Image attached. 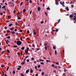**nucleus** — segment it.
I'll return each instance as SVG.
<instances>
[{
    "instance_id": "obj_61",
    "label": "nucleus",
    "mask_w": 76,
    "mask_h": 76,
    "mask_svg": "<svg viewBox=\"0 0 76 76\" xmlns=\"http://www.w3.org/2000/svg\"><path fill=\"white\" fill-rule=\"evenodd\" d=\"M31 13H32V11H30V14H31Z\"/></svg>"
},
{
    "instance_id": "obj_30",
    "label": "nucleus",
    "mask_w": 76,
    "mask_h": 76,
    "mask_svg": "<svg viewBox=\"0 0 76 76\" xmlns=\"http://www.w3.org/2000/svg\"><path fill=\"white\" fill-rule=\"evenodd\" d=\"M55 55L57 54V51L56 50H55Z\"/></svg>"
},
{
    "instance_id": "obj_49",
    "label": "nucleus",
    "mask_w": 76,
    "mask_h": 76,
    "mask_svg": "<svg viewBox=\"0 0 76 76\" xmlns=\"http://www.w3.org/2000/svg\"><path fill=\"white\" fill-rule=\"evenodd\" d=\"M29 2L30 3H31L32 2V1L31 0H30Z\"/></svg>"
},
{
    "instance_id": "obj_26",
    "label": "nucleus",
    "mask_w": 76,
    "mask_h": 76,
    "mask_svg": "<svg viewBox=\"0 0 76 76\" xmlns=\"http://www.w3.org/2000/svg\"><path fill=\"white\" fill-rule=\"evenodd\" d=\"M12 35H13V34H14L15 33V31H12Z\"/></svg>"
},
{
    "instance_id": "obj_16",
    "label": "nucleus",
    "mask_w": 76,
    "mask_h": 76,
    "mask_svg": "<svg viewBox=\"0 0 76 76\" xmlns=\"http://www.w3.org/2000/svg\"><path fill=\"white\" fill-rule=\"evenodd\" d=\"M21 49L22 50H25V48H24V47H23L21 48Z\"/></svg>"
},
{
    "instance_id": "obj_17",
    "label": "nucleus",
    "mask_w": 76,
    "mask_h": 76,
    "mask_svg": "<svg viewBox=\"0 0 76 76\" xmlns=\"http://www.w3.org/2000/svg\"><path fill=\"white\" fill-rule=\"evenodd\" d=\"M12 74H15V73H16L15 72V71H12Z\"/></svg>"
},
{
    "instance_id": "obj_54",
    "label": "nucleus",
    "mask_w": 76,
    "mask_h": 76,
    "mask_svg": "<svg viewBox=\"0 0 76 76\" xmlns=\"http://www.w3.org/2000/svg\"><path fill=\"white\" fill-rule=\"evenodd\" d=\"M7 27L6 26L4 27V29H7Z\"/></svg>"
},
{
    "instance_id": "obj_33",
    "label": "nucleus",
    "mask_w": 76,
    "mask_h": 76,
    "mask_svg": "<svg viewBox=\"0 0 76 76\" xmlns=\"http://www.w3.org/2000/svg\"><path fill=\"white\" fill-rule=\"evenodd\" d=\"M29 57V56H26V57H25V58H28V57Z\"/></svg>"
},
{
    "instance_id": "obj_20",
    "label": "nucleus",
    "mask_w": 76,
    "mask_h": 76,
    "mask_svg": "<svg viewBox=\"0 0 76 76\" xmlns=\"http://www.w3.org/2000/svg\"><path fill=\"white\" fill-rule=\"evenodd\" d=\"M32 46L33 47H34V48H35V45H34V44H33L32 45Z\"/></svg>"
},
{
    "instance_id": "obj_51",
    "label": "nucleus",
    "mask_w": 76,
    "mask_h": 76,
    "mask_svg": "<svg viewBox=\"0 0 76 76\" xmlns=\"http://www.w3.org/2000/svg\"><path fill=\"white\" fill-rule=\"evenodd\" d=\"M26 61H27V62H29V60L27 59Z\"/></svg>"
},
{
    "instance_id": "obj_8",
    "label": "nucleus",
    "mask_w": 76,
    "mask_h": 76,
    "mask_svg": "<svg viewBox=\"0 0 76 76\" xmlns=\"http://www.w3.org/2000/svg\"><path fill=\"white\" fill-rule=\"evenodd\" d=\"M66 10H67V11H69V8L68 7H66Z\"/></svg>"
},
{
    "instance_id": "obj_5",
    "label": "nucleus",
    "mask_w": 76,
    "mask_h": 76,
    "mask_svg": "<svg viewBox=\"0 0 76 76\" xmlns=\"http://www.w3.org/2000/svg\"><path fill=\"white\" fill-rule=\"evenodd\" d=\"M73 15H70L69 16V18H71V19H72V18H73Z\"/></svg>"
},
{
    "instance_id": "obj_59",
    "label": "nucleus",
    "mask_w": 76,
    "mask_h": 76,
    "mask_svg": "<svg viewBox=\"0 0 76 76\" xmlns=\"http://www.w3.org/2000/svg\"><path fill=\"white\" fill-rule=\"evenodd\" d=\"M29 49V48L28 47L27 48L26 50L28 51Z\"/></svg>"
},
{
    "instance_id": "obj_52",
    "label": "nucleus",
    "mask_w": 76,
    "mask_h": 76,
    "mask_svg": "<svg viewBox=\"0 0 76 76\" xmlns=\"http://www.w3.org/2000/svg\"><path fill=\"white\" fill-rule=\"evenodd\" d=\"M5 42H6V44H9V43H8V42H7L6 41V40H5Z\"/></svg>"
},
{
    "instance_id": "obj_44",
    "label": "nucleus",
    "mask_w": 76,
    "mask_h": 76,
    "mask_svg": "<svg viewBox=\"0 0 76 76\" xmlns=\"http://www.w3.org/2000/svg\"><path fill=\"white\" fill-rule=\"evenodd\" d=\"M51 66L52 67H54V64H52L51 65Z\"/></svg>"
},
{
    "instance_id": "obj_19",
    "label": "nucleus",
    "mask_w": 76,
    "mask_h": 76,
    "mask_svg": "<svg viewBox=\"0 0 76 76\" xmlns=\"http://www.w3.org/2000/svg\"><path fill=\"white\" fill-rule=\"evenodd\" d=\"M8 26H12V23H11L10 24H9Z\"/></svg>"
},
{
    "instance_id": "obj_62",
    "label": "nucleus",
    "mask_w": 76,
    "mask_h": 76,
    "mask_svg": "<svg viewBox=\"0 0 76 76\" xmlns=\"http://www.w3.org/2000/svg\"><path fill=\"white\" fill-rule=\"evenodd\" d=\"M31 60H34V58H31Z\"/></svg>"
},
{
    "instance_id": "obj_32",
    "label": "nucleus",
    "mask_w": 76,
    "mask_h": 76,
    "mask_svg": "<svg viewBox=\"0 0 76 76\" xmlns=\"http://www.w3.org/2000/svg\"><path fill=\"white\" fill-rule=\"evenodd\" d=\"M7 33H9L10 32V30H8L7 31Z\"/></svg>"
},
{
    "instance_id": "obj_57",
    "label": "nucleus",
    "mask_w": 76,
    "mask_h": 76,
    "mask_svg": "<svg viewBox=\"0 0 76 76\" xmlns=\"http://www.w3.org/2000/svg\"><path fill=\"white\" fill-rule=\"evenodd\" d=\"M31 48V49L32 50H34V48Z\"/></svg>"
},
{
    "instance_id": "obj_10",
    "label": "nucleus",
    "mask_w": 76,
    "mask_h": 76,
    "mask_svg": "<svg viewBox=\"0 0 76 76\" xmlns=\"http://www.w3.org/2000/svg\"><path fill=\"white\" fill-rule=\"evenodd\" d=\"M29 69H27L26 70V73H28L29 72Z\"/></svg>"
},
{
    "instance_id": "obj_36",
    "label": "nucleus",
    "mask_w": 76,
    "mask_h": 76,
    "mask_svg": "<svg viewBox=\"0 0 76 76\" xmlns=\"http://www.w3.org/2000/svg\"><path fill=\"white\" fill-rule=\"evenodd\" d=\"M0 15H3V13H2V12H0Z\"/></svg>"
},
{
    "instance_id": "obj_41",
    "label": "nucleus",
    "mask_w": 76,
    "mask_h": 76,
    "mask_svg": "<svg viewBox=\"0 0 76 76\" xmlns=\"http://www.w3.org/2000/svg\"><path fill=\"white\" fill-rule=\"evenodd\" d=\"M18 56H20V52L18 53Z\"/></svg>"
},
{
    "instance_id": "obj_50",
    "label": "nucleus",
    "mask_w": 76,
    "mask_h": 76,
    "mask_svg": "<svg viewBox=\"0 0 76 76\" xmlns=\"http://www.w3.org/2000/svg\"><path fill=\"white\" fill-rule=\"evenodd\" d=\"M37 66H35V69H37Z\"/></svg>"
},
{
    "instance_id": "obj_11",
    "label": "nucleus",
    "mask_w": 76,
    "mask_h": 76,
    "mask_svg": "<svg viewBox=\"0 0 76 76\" xmlns=\"http://www.w3.org/2000/svg\"><path fill=\"white\" fill-rule=\"evenodd\" d=\"M46 62L47 63V62H49V63H50L51 62V61H50L49 60H46Z\"/></svg>"
},
{
    "instance_id": "obj_55",
    "label": "nucleus",
    "mask_w": 76,
    "mask_h": 76,
    "mask_svg": "<svg viewBox=\"0 0 76 76\" xmlns=\"http://www.w3.org/2000/svg\"><path fill=\"white\" fill-rule=\"evenodd\" d=\"M7 42H10V41H9L8 40H7V41H6Z\"/></svg>"
},
{
    "instance_id": "obj_64",
    "label": "nucleus",
    "mask_w": 76,
    "mask_h": 76,
    "mask_svg": "<svg viewBox=\"0 0 76 76\" xmlns=\"http://www.w3.org/2000/svg\"><path fill=\"white\" fill-rule=\"evenodd\" d=\"M35 76H38V75L37 74H35Z\"/></svg>"
},
{
    "instance_id": "obj_1",
    "label": "nucleus",
    "mask_w": 76,
    "mask_h": 76,
    "mask_svg": "<svg viewBox=\"0 0 76 76\" xmlns=\"http://www.w3.org/2000/svg\"><path fill=\"white\" fill-rule=\"evenodd\" d=\"M22 42H21V41H17V44L18 45H21L22 44Z\"/></svg>"
},
{
    "instance_id": "obj_58",
    "label": "nucleus",
    "mask_w": 76,
    "mask_h": 76,
    "mask_svg": "<svg viewBox=\"0 0 76 76\" xmlns=\"http://www.w3.org/2000/svg\"><path fill=\"white\" fill-rule=\"evenodd\" d=\"M10 30H11L12 31H13V29L12 28H10Z\"/></svg>"
},
{
    "instance_id": "obj_25",
    "label": "nucleus",
    "mask_w": 76,
    "mask_h": 76,
    "mask_svg": "<svg viewBox=\"0 0 76 76\" xmlns=\"http://www.w3.org/2000/svg\"><path fill=\"white\" fill-rule=\"evenodd\" d=\"M23 4V2H21V3H20V6H22V5Z\"/></svg>"
},
{
    "instance_id": "obj_13",
    "label": "nucleus",
    "mask_w": 76,
    "mask_h": 76,
    "mask_svg": "<svg viewBox=\"0 0 76 76\" xmlns=\"http://www.w3.org/2000/svg\"><path fill=\"white\" fill-rule=\"evenodd\" d=\"M14 48H17L18 47V46L17 45H15L13 46Z\"/></svg>"
},
{
    "instance_id": "obj_18",
    "label": "nucleus",
    "mask_w": 76,
    "mask_h": 76,
    "mask_svg": "<svg viewBox=\"0 0 76 76\" xmlns=\"http://www.w3.org/2000/svg\"><path fill=\"white\" fill-rule=\"evenodd\" d=\"M7 51L8 53H10V51L9 49L7 50Z\"/></svg>"
},
{
    "instance_id": "obj_27",
    "label": "nucleus",
    "mask_w": 76,
    "mask_h": 76,
    "mask_svg": "<svg viewBox=\"0 0 76 76\" xmlns=\"http://www.w3.org/2000/svg\"><path fill=\"white\" fill-rule=\"evenodd\" d=\"M30 72L31 73H33V70L32 69L31 70H30Z\"/></svg>"
},
{
    "instance_id": "obj_4",
    "label": "nucleus",
    "mask_w": 76,
    "mask_h": 76,
    "mask_svg": "<svg viewBox=\"0 0 76 76\" xmlns=\"http://www.w3.org/2000/svg\"><path fill=\"white\" fill-rule=\"evenodd\" d=\"M74 18H73V20H74L75 21H76V15L74 16Z\"/></svg>"
},
{
    "instance_id": "obj_29",
    "label": "nucleus",
    "mask_w": 76,
    "mask_h": 76,
    "mask_svg": "<svg viewBox=\"0 0 76 76\" xmlns=\"http://www.w3.org/2000/svg\"><path fill=\"white\" fill-rule=\"evenodd\" d=\"M25 53H26V54H28V51L27 50H26L25 51Z\"/></svg>"
},
{
    "instance_id": "obj_42",
    "label": "nucleus",
    "mask_w": 76,
    "mask_h": 76,
    "mask_svg": "<svg viewBox=\"0 0 76 76\" xmlns=\"http://www.w3.org/2000/svg\"><path fill=\"white\" fill-rule=\"evenodd\" d=\"M56 64H57V65H58V64H59L58 62H56Z\"/></svg>"
},
{
    "instance_id": "obj_34",
    "label": "nucleus",
    "mask_w": 76,
    "mask_h": 76,
    "mask_svg": "<svg viewBox=\"0 0 76 76\" xmlns=\"http://www.w3.org/2000/svg\"><path fill=\"white\" fill-rule=\"evenodd\" d=\"M10 38V36H8L7 37V38L8 39H9V38Z\"/></svg>"
},
{
    "instance_id": "obj_35",
    "label": "nucleus",
    "mask_w": 76,
    "mask_h": 76,
    "mask_svg": "<svg viewBox=\"0 0 76 76\" xmlns=\"http://www.w3.org/2000/svg\"><path fill=\"white\" fill-rule=\"evenodd\" d=\"M64 72H67V70L66 69H64Z\"/></svg>"
},
{
    "instance_id": "obj_48",
    "label": "nucleus",
    "mask_w": 76,
    "mask_h": 76,
    "mask_svg": "<svg viewBox=\"0 0 76 76\" xmlns=\"http://www.w3.org/2000/svg\"><path fill=\"white\" fill-rule=\"evenodd\" d=\"M40 64H44V63H43V62H41L40 63Z\"/></svg>"
},
{
    "instance_id": "obj_22",
    "label": "nucleus",
    "mask_w": 76,
    "mask_h": 76,
    "mask_svg": "<svg viewBox=\"0 0 76 76\" xmlns=\"http://www.w3.org/2000/svg\"><path fill=\"white\" fill-rule=\"evenodd\" d=\"M9 66L7 67V71H8V70H9Z\"/></svg>"
},
{
    "instance_id": "obj_12",
    "label": "nucleus",
    "mask_w": 76,
    "mask_h": 76,
    "mask_svg": "<svg viewBox=\"0 0 76 76\" xmlns=\"http://www.w3.org/2000/svg\"><path fill=\"white\" fill-rule=\"evenodd\" d=\"M12 3V2H9V4H10H10H13V3Z\"/></svg>"
},
{
    "instance_id": "obj_23",
    "label": "nucleus",
    "mask_w": 76,
    "mask_h": 76,
    "mask_svg": "<svg viewBox=\"0 0 76 76\" xmlns=\"http://www.w3.org/2000/svg\"><path fill=\"white\" fill-rule=\"evenodd\" d=\"M41 67V65H39L37 66L38 68H39V67Z\"/></svg>"
},
{
    "instance_id": "obj_7",
    "label": "nucleus",
    "mask_w": 76,
    "mask_h": 76,
    "mask_svg": "<svg viewBox=\"0 0 76 76\" xmlns=\"http://www.w3.org/2000/svg\"><path fill=\"white\" fill-rule=\"evenodd\" d=\"M55 4H56V5H57V4H58V1H55Z\"/></svg>"
},
{
    "instance_id": "obj_45",
    "label": "nucleus",
    "mask_w": 76,
    "mask_h": 76,
    "mask_svg": "<svg viewBox=\"0 0 76 76\" xmlns=\"http://www.w3.org/2000/svg\"><path fill=\"white\" fill-rule=\"evenodd\" d=\"M27 32L28 34H29V30H27Z\"/></svg>"
},
{
    "instance_id": "obj_28",
    "label": "nucleus",
    "mask_w": 76,
    "mask_h": 76,
    "mask_svg": "<svg viewBox=\"0 0 76 76\" xmlns=\"http://www.w3.org/2000/svg\"><path fill=\"white\" fill-rule=\"evenodd\" d=\"M2 75H3V76L4 75V73L3 71H2Z\"/></svg>"
},
{
    "instance_id": "obj_6",
    "label": "nucleus",
    "mask_w": 76,
    "mask_h": 76,
    "mask_svg": "<svg viewBox=\"0 0 76 76\" xmlns=\"http://www.w3.org/2000/svg\"><path fill=\"white\" fill-rule=\"evenodd\" d=\"M44 60L43 59H40L39 60V62H41V61H44Z\"/></svg>"
},
{
    "instance_id": "obj_40",
    "label": "nucleus",
    "mask_w": 76,
    "mask_h": 76,
    "mask_svg": "<svg viewBox=\"0 0 76 76\" xmlns=\"http://www.w3.org/2000/svg\"><path fill=\"white\" fill-rule=\"evenodd\" d=\"M50 7H48L47 8V10H50Z\"/></svg>"
},
{
    "instance_id": "obj_56",
    "label": "nucleus",
    "mask_w": 76,
    "mask_h": 76,
    "mask_svg": "<svg viewBox=\"0 0 76 76\" xmlns=\"http://www.w3.org/2000/svg\"><path fill=\"white\" fill-rule=\"evenodd\" d=\"M45 50H47V46H45Z\"/></svg>"
},
{
    "instance_id": "obj_39",
    "label": "nucleus",
    "mask_w": 76,
    "mask_h": 76,
    "mask_svg": "<svg viewBox=\"0 0 76 76\" xmlns=\"http://www.w3.org/2000/svg\"><path fill=\"white\" fill-rule=\"evenodd\" d=\"M23 12H26V10L25 9H24L23 10Z\"/></svg>"
},
{
    "instance_id": "obj_2",
    "label": "nucleus",
    "mask_w": 76,
    "mask_h": 76,
    "mask_svg": "<svg viewBox=\"0 0 76 76\" xmlns=\"http://www.w3.org/2000/svg\"><path fill=\"white\" fill-rule=\"evenodd\" d=\"M60 4H61L63 7H65V6H64V1H63V2H60Z\"/></svg>"
},
{
    "instance_id": "obj_53",
    "label": "nucleus",
    "mask_w": 76,
    "mask_h": 76,
    "mask_svg": "<svg viewBox=\"0 0 76 76\" xmlns=\"http://www.w3.org/2000/svg\"><path fill=\"white\" fill-rule=\"evenodd\" d=\"M21 19V17H18V19Z\"/></svg>"
},
{
    "instance_id": "obj_37",
    "label": "nucleus",
    "mask_w": 76,
    "mask_h": 76,
    "mask_svg": "<svg viewBox=\"0 0 76 76\" xmlns=\"http://www.w3.org/2000/svg\"><path fill=\"white\" fill-rule=\"evenodd\" d=\"M42 24V23H44V21H41L40 22Z\"/></svg>"
},
{
    "instance_id": "obj_21",
    "label": "nucleus",
    "mask_w": 76,
    "mask_h": 76,
    "mask_svg": "<svg viewBox=\"0 0 76 76\" xmlns=\"http://www.w3.org/2000/svg\"><path fill=\"white\" fill-rule=\"evenodd\" d=\"M18 67L20 69H21V68H22V66L20 65L18 66Z\"/></svg>"
},
{
    "instance_id": "obj_46",
    "label": "nucleus",
    "mask_w": 76,
    "mask_h": 76,
    "mask_svg": "<svg viewBox=\"0 0 76 76\" xmlns=\"http://www.w3.org/2000/svg\"><path fill=\"white\" fill-rule=\"evenodd\" d=\"M33 34H34V35H37V33L35 32H34Z\"/></svg>"
},
{
    "instance_id": "obj_15",
    "label": "nucleus",
    "mask_w": 76,
    "mask_h": 76,
    "mask_svg": "<svg viewBox=\"0 0 76 76\" xmlns=\"http://www.w3.org/2000/svg\"><path fill=\"white\" fill-rule=\"evenodd\" d=\"M61 20L60 19H59L58 20V23H57V24H58V23H60V20Z\"/></svg>"
},
{
    "instance_id": "obj_24",
    "label": "nucleus",
    "mask_w": 76,
    "mask_h": 76,
    "mask_svg": "<svg viewBox=\"0 0 76 76\" xmlns=\"http://www.w3.org/2000/svg\"><path fill=\"white\" fill-rule=\"evenodd\" d=\"M41 75H42V76H43L44 75V72H42Z\"/></svg>"
},
{
    "instance_id": "obj_60",
    "label": "nucleus",
    "mask_w": 76,
    "mask_h": 76,
    "mask_svg": "<svg viewBox=\"0 0 76 76\" xmlns=\"http://www.w3.org/2000/svg\"><path fill=\"white\" fill-rule=\"evenodd\" d=\"M53 49H54V50H55V49H56V47L54 46L53 47Z\"/></svg>"
},
{
    "instance_id": "obj_47",
    "label": "nucleus",
    "mask_w": 76,
    "mask_h": 76,
    "mask_svg": "<svg viewBox=\"0 0 76 76\" xmlns=\"http://www.w3.org/2000/svg\"><path fill=\"white\" fill-rule=\"evenodd\" d=\"M15 23L16 25H17V26L18 24V22H16Z\"/></svg>"
},
{
    "instance_id": "obj_31",
    "label": "nucleus",
    "mask_w": 76,
    "mask_h": 76,
    "mask_svg": "<svg viewBox=\"0 0 76 76\" xmlns=\"http://www.w3.org/2000/svg\"><path fill=\"white\" fill-rule=\"evenodd\" d=\"M45 13L46 16H48V14H47V12H45Z\"/></svg>"
},
{
    "instance_id": "obj_63",
    "label": "nucleus",
    "mask_w": 76,
    "mask_h": 76,
    "mask_svg": "<svg viewBox=\"0 0 76 76\" xmlns=\"http://www.w3.org/2000/svg\"><path fill=\"white\" fill-rule=\"evenodd\" d=\"M20 32H22V30H19Z\"/></svg>"
},
{
    "instance_id": "obj_3",
    "label": "nucleus",
    "mask_w": 76,
    "mask_h": 76,
    "mask_svg": "<svg viewBox=\"0 0 76 76\" xmlns=\"http://www.w3.org/2000/svg\"><path fill=\"white\" fill-rule=\"evenodd\" d=\"M41 8H40V7H37V10L38 11V12H39V11H40V10H41Z\"/></svg>"
},
{
    "instance_id": "obj_43",
    "label": "nucleus",
    "mask_w": 76,
    "mask_h": 76,
    "mask_svg": "<svg viewBox=\"0 0 76 76\" xmlns=\"http://www.w3.org/2000/svg\"><path fill=\"white\" fill-rule=\"evenodd\" d=\"M4 67V65H1V67Z\"/></svg>"
},
{
    "instance_id": "obj_38",
    "label": "nucleus",
    "mask_w": 76,
    "mask_h": 76,
    "mask_svg": "<svg viewBox=\"0 0 76 76\" xmlns=\"http://www.w3.org/2000/svg\"><path fill=\"white\" fill-rule=\"evenodd\" d=\"M58 29H56L55 30V31H56V32H58Z\"/></svg>"
},
{
    "instance_id": "obj_14",
    "label": "nucleus",
    "mask_w": 76,
    "mask_h": 76,
    "mask_svg": "<svg viewBox=\"0 0 76 76\" xmlns=\"http://www.w3.org/2000/svg\"><path fill=\"white\" fill-rule=\"evenodd\" d=\"M25 64V62H24L23 61V62H22L21 63V64H22V65H23V64Z\"/></svg>"
},
{
    "instance_id": "obj_9",
    "label": "nucleus",
    "mask_w": 76,
    "mask_h": 76,
    "mask_svg": "<svg viewBox=\"0 0 76 76\" xmlns=\"http://www.w3.org/2000/svg\"><path fill=\"white\" fill-rule=\"evenodd\" d=\"M5 8H6V6H4L2 7V9H4Z\"/></svg>"
}]
</instances>
